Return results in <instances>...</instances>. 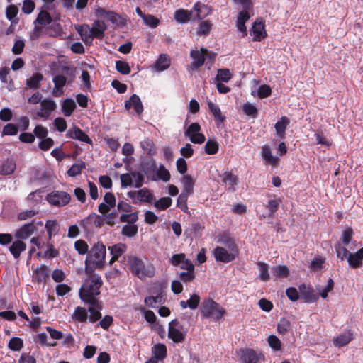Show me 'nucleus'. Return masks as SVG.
<instances>
[{
    "label": "nucleus",
    "mask_w": 363,
    "mask_h": 363,
    "mask_svg": "<svg viewBox=\"0 0 363 363\" xmlns=\"http://www.w3.org/2000/svg\"><path fill=\"white\" fill-rule=\"evenodd\" d=\"M208 106L209 111L213 115L216 123H220L225 121V116L222 114L221 111L218 106L213 103L212 101H208Z\"/></svg>",
    "instance_id": "obj_27"
},
{
    "label": "nucleus",
    "mask_w": 363,
    "mask_h": 363,
    "mask_svg": "<svg viewBox=\"0 0 363 363\" xmlns=\"http://www.w3.org/2000/svg\"><path fill=\"white\" fill-rule=\"evenodd\" d=\"M241 359L243 363H261L263 357L252 349H247L242 352Z\"/></svg>",
    "instance_id": "obj_12"
},
{
    "label": "nucleus",
    "mask_w": 363,
    "mask_h": 363,
    "mask_svg": "<svg viewBox=\"0 0 363 363\" xmlns=\"http://www.w3.org/2000/svg\"><path fill=\"white\" fill-rule=\"evenodd\" d=\"M43 79V75L41 73H35L30 78L26 80L27 87L33 89H37L40 86V82Z\"/></svg>",
    "instance_id": "obj_32"
},
{
    "label": "nucleus",
    "mask_w": 363,
    "mask_h": 363,
    "mask_svg": "<svg viewBox=\"0 0 363 363\" xmlns=\"http://www.w3.org/2000/svg\"><path fill=\"white\" fill-rule=\"evenodd\" d=\"M45 32L49 36H57L61 33L62 29L59 24H53L48 27Z\"/></svg>",
    "instance_id": "obj_63"
},
{
    "label": "nucleus",
    "mask_w": 363,
    "mask_h": 363,
    "mask_svg": "<svg viewBox=\"0 0 363 363\" xmlns=\"http://www.w3.org/2000/svg\"><path fill=\"white\" fill-rule=\"evenodd\" d=\"M89 277L79 289V297L82 301L89 305L88 311L90 313L89 322L95 323L101 318L100 310L101 306L96 298L100 294V288L102 285L101 276L92 273H86Z\"/></svg>",
    "instance_id": "obj_1"
},
{
    "label": "nucleus",
    "mask_w": 363,
    "mask_h": 363,
    "mask_svg": "<svg viewBox=\"0 0 363 363\" xmlns=\"http://www.w3.org/2000/svg\"><path fill=\"white\" fill-rule=\"evenodd\" d=\"M97 13L100 17L106 18L117 25L124 24L123 19L113 11H106L104 9L100 8L97 9Z\"/></svg>",
    "instance_id": "obj_15"
},
{
    "label": "nucleus",
    "mask_w": 363,
    "mask_h": 363,
    "mask_svg": "<svg viewBox=\"0 0 363 363\" xmlns=\"http://www.w3.org/2000/svg\"><path fill=\"white\" fill-rule=\"evenodd\" d=\"M153 357L158 361L163 360L167 357V348L164 344H157L152 348Z\"/></svg>",
    "instance_id": "obj_28"
},
{
    "label": "nucleus",
    "mask_w": 363,
    "mask_h": 363,
    "mask_svg": "<svg viewBox=\"0 0 363 363\" xmlns=\"http://www.w3.org/2000/svg\"><path fill=\"white\" fill-rule=\"evenodd\" d=\"M281 202L282 201L280 198H274L268 201L266 204V208L268 209L269 215L270 216H273V214L278 210Z\"/></svg>",
    "instance_id": "obj_39"
},
{
    "label": "nucleus",
    "mask_w": 363,
    "mask_h": 363,
    "mask_svg": "<svg viewBox=\"0 0 363 363\" xmlns=\"http://www.w3.org/2000/svg\"><path fill=\"white\" fill-rule=\"evenodd\" d=\"M72 318L79 323H86L88 319L89 320V316H88L87 311L84 308L78 306L73 313Z\"/></svg>",
    "instance_id": "obj_30"
},
{
    "label": "nucleus",
    "mask_w": 363,
    "mask_h": 363,
    "mask_svg": "<svg viewBox=\"0 0 363 363\" xmlns=\"http://www.w3.org/2000/svg\"><path fill=\"white\" fill-rule=\"evenodd\" d=\"M45 228L47 230L49 238H51L52 235H55L59 230V225L56 220H47Z\"/></svg>",
    "instance_id": "obj_37"
},
{
    "label": "nucleus",
    "mask_w": 363,
    "mask_h": 363,
    "mask_svg": "<svg viewBox=\"0 0 363 363\" xmlns=\"http://www.w3.org/2000/svg\"><path fill=\"white\" fill-rule=\"evenodd\" d=\"M225 314V310L212 299L203 301L201 306V315L205 318L220 320Z\"/></svg>",
    "instance_id": "obj_4"
},
{
    "label": "nucleus",
    "mask_w": 363,
    "mask_h": 363,
    "mask_svg": "<svg viewBox=\"0 0 363 363\" xmlns=\"http://www.w3.org/2000/svg\"><path fill=\"white\" fill-rule=\"evenodd\" d=\"M259 278L262 281H267L269 279V274L268 272L269 265L264 262H259Z\"/></svg>",
    "instance_id": "obj_46"
},
{
    "label": "nucleus",
    "mask_w": 363,
    "mask_h": 363,
    "mask_svg": "<svg viewBox=\"0 0 363 363\" xmlns=\"http://www.w3.org/2000/svg\"><path fill=\"white\" fill-rule=\"evenodd\" d=\"M353 230L350 227H347L342 232L341 240L344 245L347 246L352 240L353 235Z\"/></svg>",
    "instance_id": "obj_60"
},
{
    "label": "nucleus",
    "mask_w": 363,
    "mask_h": 363,
    "mask_svg": "<svg viewBox=\"0 0 363 363\" xmlns=\"http://www.w3.org/2000/svg\"><path fill=\"white\" fill-rule=\"evenodd\" d=\"M143 20L145 25L152 28H156L160 23L159 19L155 18L152 15H146L145 16H144V18Z\"/></svg>",
    "instance_id": "obj_62"
},
{
    "label": "nucleus",
    "mask_w": 363,
    "mask_h": 363,
    "mask_svg": "<svg viewBox=\"0 0 363 363\" xmlns=\"http://www.w3.org/2000/svg\"><path fill=\"white\" fill-rule=\"evenodd\" d=\"M37 230L33 222L26 223L18 229L14 236L19 240H25L32 235Z\"/></svg>",
    "instance_id": "obj_11"
},
{
    "label": "nucleus",
    "mask_w": 363,
    "mask_h": 363,
    "mask_svg": "<svg viewBox=\"0 0 363 363\" xmlns=\"http://www.w3.org/2000/svg\"><path fill=\"white\" fill-rule=\"evenodd\" d=\"M262 157L267 163L270 164H276L277 158L273 156L271 148L269 145H265L262 148Z\"/></svg>",
    "instance_id": "obj_31"
},
{
    "label": "nucleus",
    "mask_w": 363,
    "mask_h": 363,
    "mask_svg": "<svg viewBox=\"0 0 363 363\" xmlns=\"http://www.w3.org/2000/svg\"><path fill=\"white\" fill-rule=\"evenodd\" d=\"M208 54V50L206 48H201L200 50H191L190 56L193 59L191 63L192 69H197L201 67L205 62V56Z\"/></svg>",
    "instance_id": "obj_10"
},
{
    "label": "nucleus",
    "mask_w": 363,
    "mask_h": 363,
    "mask_svg": "<svg viewBox=\"0 0 363 363\" xmlns=\"http://www.w3.org/2000/svg\"><path fill=\"white\" fill-rule=\"evenodd\" d=\"M70 195L62 191H53L47 195L48 202L57 207L67 205L70 201Z\"/></svg>",
    "instance_id": "obj_8"
},
{
    "label": "nucleus",
    "mask_w": 363,
    "mask_h": 363,
    "mask_svg": "<svg viewBox=\"0 0 363 363\" xmlns=\"http://www.w3.org/2000/svg\"><path fill=\"white\" fill-rule=\"evenodd\" d=\"M244 113L247 116H251L255 118L257 114V108L251 104H245L242 107Z\"/></svg>",
    "instance_id": "obj_64"
},
{
    "label": "nucleus",
    "mask_w": 363,
    "mask_h": 363,
    "mask_svg": "<svg viewBox=\"0 0 363 363\" xmlns=\"http://www.w3.org/2000/svg\"><path fill=\"white\" fill-rule=\"evenodd\" d=\"M50 269L45 265L36 268L33 273V279L38 283H45L49 277Z\"/></svg>",
    "instance_id": "obj_17"
},
{
    "label": "nucleus",
    "mask_w": 363,
    "mask_h": 363,
    "mask_svg": "<svg viewBox=\"0 0 363 363\" xmlns=\"http://www.w3.org/2000/svg\"><path fill=\"white\" fill-rule=\"evenodd\" d=\"M74 248L79 255H85L89 252L87 243L83 240H78L74 242Z\"/></svg>",
    "instance_id": "obj_53"
},
{
    "label": "nucleus",
    "mask_w": 363,
    "mask_h": 363,
    "mask_svg": "<svg viewBox=\"0 0 363 363\" xmlns=\"http://www.w3.org/2000/svg\"><path fill=\"white\" fill-rule=\"evenodd\" d=\"M250 35L254 41H261L264 39L267 35L264 23L260 21L255 22L250 30Z\"/></svg>",
    "instance_id": "obj_14"
},
{
    "label": "nucleus",
    "mask_w": 363,
    "mask_h": 363,
    "mask_svg": "<svg viewBox=\"0 0 363 363\" xmlns=\"http://www.w3.org/2000/svg\"><path fill=\"white\" fill-rule=\"evenodd\" d=\"M18 13V9L16 6L11 4L7 6L6 9V16L8 20H9L11 23H17L16 20V16Z\"/></svg>",
    "instance_id": "obj_48"
},
{
    "label": "nucleus",
    "mask_w": 363,
    "mask_h": 363,
    "mask_svg": "<svg viewBox=\"0 0 363 363\" xmlns=\"http://www.w3.org/2000/svg\"><path fill=\"white\" fill-rule=\"evenodd\" d=\"M133 108L135 112L140 115L143 111V106L141 103L140 97L136 94H133L129 100L125 103V108L126 110H129L130 108Z\"/></svg>",
    "instance_id": "obj_18"
},
{
    "label": "nucleus",
    "mask_w": 363,
    "mask_h": 363,
    "mask_svg": "<svg viewBox=\"0 0 363 363\" xmlns=\"http://www.w3.org/2000/svg\"><path fill=\"white\" fill-rule=\"evenodd\" d=\"M140 147L146 152L148 155H154L155 153V146L153 141L146 138L140 142Z\"/></svg>",
    "instance_id": "obj_43"
},
{
    "label": "nucleus",
    "mask_w": 363,
    "mask_h": 363,
    "mask_svg": "<svg viewBox=\"0 0 363 363\" xmlns=\"http://www.w3.org/2000/svg\"><path fill=\"white\" fill-rule=\"evenodd\" d=\"M126 246L124 244H117L108 247L112 257L109 262V264H112L119 257H121L125 251Z\"/></svg>",
    "instance_id": "obj_22"
},
{
    "label": "nucleus",
    "mask_w": 363,
    "mask_h": 363,
    "mask_svg": "<svg viewBox=\"0 0 363 363\" xmlns=\"http://www.w3.org/2000/svg\"><path fill=\"white\" fill-rule=\"evenodd\" d=\"M191 16L192 11H189L184 9H179L174 12V18L177 22L180 23H184L189 21Z\"/></svg>",
    "instance_id": "obj_36"
},
{
    "label": "nucleus",
    "mask_w": 363,
    "mask_h": 363,
    "mask_svg": "<svg viewBox=\"0 0 363 363\" xmlns=\"http://www.w3.org/2000/svg\"><path fill=\"white\" fill-rule=\"evenodd\" d=\"M222 182L226 185L228 190L234 191V186L238 184V177L232 173L225 172L222 176Z\"/></svg>",
    "instance_id": "obj_29"
},
{
    "label": "nucleus",
    "mask_w": 363,
    "mask_h": 363,
    "mask_svg": "<svg viewBox=\"0 0 363 363\" xmlns=\"http://www.w3.org/2000/svg\"><path fill=\"white\" fill-rule=\"evenodd\" d=\"M191 194L182 192L177 199V206L180 208L184 212H186L187 207V199Z\"/></svg>",
    "instance_id": "obj_52"
},
{
    "label": "nucleus",
    "mask_w": 363,
    "mask_h": 363,
    "mask_svg": "<svg viewBox=\"0 0 363 363\" xmlns=\"http://www.w3.org/2000/svg\"><path fill=\"white\" fill-rule=\"evenodd\" d=\"M116 69L122 74H128L130 72V67L129 65L124 61H116Z\"/></svg>",
    "instance_id": "obj_58"
},
{
    "label": "nucleus",
    "mask_w": 363,
    "mask_h": 363,
    "mask_svg": "<svg viewBox=\"0 0 363 363\" xmlns=\"http://www.w3.org/2000/svg\"><path fill=\"white\" fill-rule=\"evenodd\" d=\"M267 342L269 346L275 351L281 350V342L280 340L274 335H270L267 337Z\"/></svg>",
    "instance_id": "obj_57"
},
{
    "label": "nucleus",
    "mask_w": 363,
    "mask_h": 363,
    "mask_svg": "<svg viewBox=\"0 0 363 363\" xmlns=\"http://www.w3.org/2000/svg\"><path fill=\"white\" fill-rule=\"evenodd\" d=\"M76 108V104L72 99H65L62 104V111L65 116H70Z\"/></svg>",
    "instance_id": "obj_35"
},
{
    "label": "nucleus",
    "mask_w": 363,
    "mask_h": 363,
    "mask_svg": "<svg viewBox=\"0 0 363 363\" xmlns=\"http://www.w3.org/2000/svg\"><path fill=\"white\" fill-rule=\"evenodd\" d=\"M299 290L302 293L306 303H313L319 298L318 294L315 293L312 288H306L305 285L300 286Z\"/></svg>",
    "instance_id": "obj_20"
},
{
    "label": "nucleus",
    "mask_w": 363,
    "mask_h": 363,
    "mask_svg": "<svg viewBox=\"0 0 363 363\" xmlns=\"http://www.w3.org/2000/svg\"><path fill=\"white\" fill-rule=\"evenodd\" d=\"M127 262L132 273L140 279L152 277L155 274V267L152 265L145 266L143 261L138 257L129 256Z\"/></svg>",
    "instance_id": "obj_3"
},
{
    "label": "nucleus",
    "mask_w": 363,
    "mask_h": 363,
    "mask_svg": "<svg viewBox=\"0 0 363 363\" xmlns=\"http://www.w3.org/2000/svg\"><path fill=\"white\" fill-rule=\"evenodd\" d=\"M66 136L69 138L77 139L87 144H91L92 140L89 137L78 127L74 126L70 128L66 133Z\"/></svg>",
    "instance_id": "obj_13"
},
{
    "label": "nucleus",
    "mask_w": 363,
    "mask_h": 363,
    "mask_svg": "<svg viewBox=\"0 0 363 363\" xmlns=\"http://www.w3.org/2000/svg\"><path fill=\"white\" fill-rule=\"evenodd\" d=\"M106 247L101 242L95 243L89 251L85 260V273L101 269L105 264Z\"/></svg>",
    "instance_id": "obj_2"
},
{
    "label": "nucleus",
    "mask_w": 363,
    "mask_h": 363,
    "mask_svg": "<svg viewBox=\"0 0 363 363\" xmlns=\"http://www.w3.org/2000/svg\"><path fill=\"white\" fill-rule=\"evenodd\" d=\"M52 18L46 11H41L35 21L34 23H39L43 26L48 25L51 23Z\"/></svg>",
    "instance_id": "obj_44"
},
{
    "label": "nucleus",
    "mask_w": 363,
    "mask_h": 363,
    "mask_svg": "<svg viewBox=\"0 0 363 363\" xmlns=\"http://www.w3.org/2000/svg\"><path fill=\"white\" fill-rule=\"evenodd\" d=\"M77 30L85 43H91L95 38L91 28L86 24L79 26Z\"/></svg>",
    "instance_id": "obj_19"
},
{
    "label": "nucleus",
    "mask_w": 363,
    "mask_h": 363,
    "mask_svg": "<svg viewBox=\"0 0 363 363\" xmlns=\"http://www.w3.org/2000/svg\"><path fill=\"white\" fill-rule=\"evenodd\" d=\"M138 213H123L120 216L122 223H128L122 228L121 233L127 237H133L138 233V226L134 223L138 220Z\"/></svg>",
    "instance_id": "obj_6"
},
{
    "label": "nucleus",
    "mask_w": 363,
    "mask_h": 363,
    "mask_svg": "<svg viewBox=\"0 0 363 363\" xmlns=\"http://www.w3.org/2000/svg\"><path fill=\"white\" fill-rule=\"evenodd\" d=\"M229 250L222 247H216L213 250V256L218 262L228 263L238 255V250L235 244L230 242L228 245Z\"/></svg>",
    "instance_id": "obj_5"
},
{
    "label": "nucleus",
    "mask_w": 363,
    "mask_h": 363,
    "mask_svg": "<svg viewBox=\"0 0 363 363\" xmlns=\"http://www.w3.org/2000/svg\"><path fill=\"white\" fill-rule=\"evenodd\" d=\"M182 183L183 185L182 192L191 195L194 193V182L191 176L189 174L184 175L182 178Z\"/></svg>",
    "instance_id": "obj_33"
},
{
    "label": "nucleus",
    "mask_w": 363,
    "mask_h": 363,
    "mask_svg": "<svg viewBox=\"0 0 363 363\" xmlns=\"http://www.w3.org/2000/svg\"><path fill=\"white\" fill-rule=\"evenodd\" d=\"M186 331L177 319H174L169 323L168 337L175 343H181L184 341Z\"/></svg>",
    "instance_id": "obj_7"
},
{
    "label": "nucleus",
    "mask_w": 363,
    "mask_h": 363,
    "mask_svg": "<svg viewBox=\"0 0 363 363\" xmlns=\"http://www.w3.org/2000/svg\"><path fill=\"white\" fill-rule=\"evenodd\" d=\"M16 169V163L12 159L4 160L0 164V174L8 175L12 174Z\"/></svg>",
    "instance_id": "obj_23"
},
{
    "label": "nucleus",
    "mask_w": 363,
    "mask_h": 363,
    "mask_svg": "<svg viewBox=\"0 0 363 363\" xmlns=\"http://www.w3.org/2000/svg\"><path fill=\"white\" fill-rule=\"evenodd\" d=\"M352 339L353 335L351 331L349 330L347 334H341L337 336L334 339L333 343L335 347H341L347 345Z\"/></svg>",
    "instance_id": "obj_24"
},
{
    "label": "nucleus",
    "mask_w": 363,
    "mask_h": 363,
    "mask_svg": "<svg viewBox=\"0 0 363 363\" xmlns=\"http://www.w3.org/2000/svg\"><path fill=\"white\" fill-rule=\"evenodd\" d=\"M138 199L142 202L150 203L153 199V196L147 188L138 191Z\"/></svg>",
    "instance_id": "obj_47"
},
{
    "label": "nucleus",
    "mask_w": 363,
    "mask_h": 363,
    "mask_svg": "<svg viewBox=\"0 0 363 363\" xmlns=\"http://www.w3.org/2000/svg\"><path fill=\"white\" fill-rule=\"evenodd\" d=\"M86 167V164L84 162L81 161L77 163H74L72 165V167L67 171V174L69 177H76L81 173L83 169Z\"/></svg>",
    "instance_id": "obj_41"
},
{
    "label": "nucleus",
    "mask_w": 363,
    "mask_h": 363,
    "mask_svg": "<svg viewBox=\"0 0 363 363\" xmlns=\"http://www.w3.org/2000/svg\"><path fill=\"white\" fill-rule=\"evenodd\" d=\"M289 123L290 120L286 116H282L281 120L276 123L274 127L278 136L284 138L285 130Z\"/></svg>",
    "instance_id": "obj_26"
},
{
    "label": "nucleus",
    "mask_w": 363,
    "mask_h": 363,
    "mask_svg": "<svg viewBox=\"0 0 363 363\" xmlns=\"http://www.w3.org/2000/svg\"><path fill=\"white\" fill-rule=\"evenodd\" d=\"M172 200L170 197H162L154 203V206L157 210L164 211L172 205Z\"/></svg>",
    "instance_id": "obj_40"
},
{
    "label": "nucleus",
    "mask_w": 363,
    "mask_h": 363,
    "mask_svg": "<svg viewBox=\"0 0 363 363\" xmlns=\"http://www.w3.org/2000/svg\"><path fill=\"white\" fill-rule=\"evenodd\" d=\"M232 77V74L228 69H220L218 70L216 78L218 81L228 82Z\"/></svg>",
    "instance_id": "obj_56"
},
{
    "label": "nucleus",
    "mask_w": 363,
    "mask_h": 363,
    "mask_svg": "<svg viewBox=\"0 0 363 363\" xmlns=\"http://www.w3.org/2000/svg\"><path fill=\"white\" fill-rule=\"evenodd\" d=\"M335 249L338 258L342 261L345 259H347L350 252H349L345 247L342 246L340 242L335 244Z\"/></svg>",
    "instance_id": "obj_50"
},
{
    "label": "nucleus",
    "mask_w": 363,
    "mask_h": 363,
    "mask_svg": "<svg viewBox=\"0 0 363 363\" xmlns=\"http://www.w3.org/2000/svg\"><path fill=\"white\" fill-rule=\"evenodd\" d=\"M170 65V60L168 57L164 55H160L159 59L156 61L155 64V68L158 72H162L166 70Z\"/></svg>",
    "instance_id": "obj_34"
},
{
    "label": "nucleus",
    "mask_w": 363,
    "mask_h": 363,
    "mask_svg": "<svg viewBox=\"0 0 363 363\" xmlns=\"http://www.w3.org/2000/svg\"><path fill=\"white\" fill-rule=\"evenodd\" d=\"M291 328V323L286 318H281L277 325V331L281 335L286 334Z\"/></svg>",
    "instance_id": "obj_49"
},
{
    "label": "nucleus",
    "mask_w": 363,
    "mask_h": 363,
    "mask_svg": "<svg viewBox=\"0 0 363 363\" xmlns=\"http://www.w3.org/2000/svg\"><path fill=\"white\" fill-rule=\"evenodd\" d=\"M91 29L95 38H101L104 36L105 30L106 29V26L104 21L96 20L93 23Z\"/></svg>",
    "instance_id": "obj_25"
},
{
    "label": "nucleus",
    "mask_w": 363,
    "mask_h": 363,
    "mask_svg": "<svg viewBox=\"0 0 363 363\" xmlns=\"http://www.w3.org/2000/svg\"><path fill=\"white\" fill-rule=\"evenodd\" d=\"M23 346V340L19 337L11 338L8 345L9 348L13 351H19Z\"/></svg>",
    "instance_id": "obj_55"
},
{
    "label": "nucleus",
    "mask_w": 363,
    "mask_h": 363,
    "mask_svg": "<svg viewBox=\"0 0 363 363\" xmlns=\"http://www.w3.org/2000/svg\"><path fill=\"white\" fill-rule=\"evenodd\" d=\"M89 219L91 220L92 224H94L96 227L102 226L106 222L105 215H96V214H90L89 216Z\"/></svg>",
    "instance_id": "obj_54"
},
{
    "label": "nucleus",
    "mask_w": 363,
    "mask_h": 363,
    "mask_svg": "<svg viewBox=\"0 0 363 363\" xmlns=\"http://www.w3.org/2000/svg\"><path fill=\"white\" fill-rule=\"evenodd\" d=\"M157 177L167 182L170 179V174L167 169L164 168L163 165H160L157 170Z\"/></svg>",
    "instance_id": "obj_61"
},
{
    "label": "nucleus",
    "mask_w": 363,
    "mask_h": 363,
    "mask_svg": "<svg viewBox=\"0 0 363 363\" xmlns=\"http://www.w3.org/2000/svg\"><path fill=\"white\" fill-rule=\"evenodd\" d=\"M145 303L149 308H155V305L157 303L162 304L164 299L161 294L155 296H148L145 298Z\"/></svg>",
    "instance_id": "obj_45"
},
{
    "label": "nucleus",
    "mask_w": 363,
    "mask_h": 363,
    "mask_svg": "<svg viewBox=\"0 0 363 363\" xmlns=\"http://www.w3.org/2000/svg\"><path fill=\"white\" fill-rule=\"evenodd\" d=\"M212 24L209 21H202L198 28L197 33L200 35H207L211 30Z\"/></svg>",
    "instance_id": "obj_51"
},
{
    "label": "nucleus",
    "mask_w": 363,
    "mask_h": 363,
    "mask_svg": "<svg viewBox=\"0 0 363 363\" xmlns=\"http://www.w3.org/2000/svg\"><path fill=\"white\" fill-rule=\"evenodd\" d=\"M272 274L277 278L286 277L289 274V269L286 265H279L272 268Z\"/></svg>",
    "instance_id": "obj_42"
},
{
    "label": "nucleus",
    "mask_w": 363,
    "mask_h": 363,
    "mask_svg": "<svg viewBox=\"0 0 363 363\" xmlns=\"http://www.w3.org/2000/svg\"><path fill=\"white\" fill-rule=\"evenodd\" d=\"M363 247L359 249L355 253L350 252L347 259L349 266L351 268L357 269L362 265Z\"/></svg>",
    "instance_id": "obj_16"
},
{
    "label": "nucleus",
    "mask_w": 363,
    "mask_h": 363,
    "mask_svg": "<svg viewBox=\"0 0 363 363\" xmlns=\"http://www.w3.org/2000/svg\"><path fill=\"white\" fill-rule=\"evenodd\" d=\"M41 108L36 114L40 118H48L50 113L56 108V103L51 99H44L41 103Z\"/></svg>",
    "instance_id": "obj_9"
},
{
    "label": "nucleus",
    "mask_w": 363,
    "mask_h": 363,
    "mask_svg": "<svg viewBox=\"0 0 363 363\" xmlns=\"http://www.w3.org/2000/svg\"><path fill=\"white\" fill-rule=\"evenodd\" d=\"M130 174L131 175L132 180H133V186L140 188L143 184L144 177L143 174L138 172H132Z\"/></svg>",
    "instance_id": "obj_59"
},
{
    "label": "nucleus",
    "mask_w": 363,
    "mask_h": 363,
    "mask_svg": "<svg viewBox=\"0 0 363 363\" xmlns=\"http://www.w3.org/2000/svg\"><path fill=\"white\" fill-rule=\"evenodd\" d=\"M26 249V244L19 240L14 241L9 247V251L15 259L20 257L21 253Z\"/></svg>",
    "instance_id": "obj_21"
},
{
    "label": "nucleus",
    "mask_w": 363,
    "mask_h": 363,
    "mask_svg": "<svg viewBox=\"0 0 363 363\" xmlns=\"http://www.w3.org/2000/svg\"><path fill=\"white\" fill-rule=\"evenodd\" d=\"M219 149L218 143L214 139H209L205 146V152L208 155H214L218 152Z\"/></svg>",
    "instance_id": "obj_38"
}]
</instances>
